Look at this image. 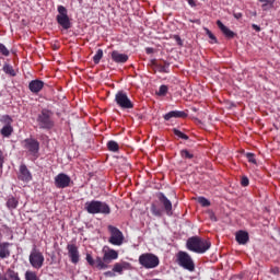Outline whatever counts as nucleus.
<instances>
[{
    "label": "nucleus",
    "mask_w": 280,
    "mask_h": 280,
    "mask_svg": "<svg viewBox=\"0 0 280 280\" xmlns=\"http://www.w3.org/2000/svg\"><path fill=\"white\" fill-rule=\"evenodd\" d=\"M145 51L147 54H154V48H147Z\"/></svg>",
    "instance_id": "obj_49"
},
{
    "label": "nucleus",
    "mask_w": 280,
    "mask_h": 280,
    "mask_svg": "<svg viewBox=\"0 0 280 280\" xmlns=\"http://www.w3.org/2000/svg\"><path fill=\"white\" fill-rule=\"evenodd\" d=\"M104 277H115V271H105Z\"/></svg>",
    "instance_id": "obj_45"
},
{
    "label": "nucleus",
    "mask_w": 280,
    "mask_h": 280,
    "mask_svg": "<svg viewBox=\"0 0 280 280\" xmlns=\"http://www.w3.org/2000/svg\"><path fill=\"white\" fill-rule=\"evenodd\" d=\"M23 148L30 152L33 156H36L40 150V142L33 138H26L23 140Z\"/></svg>",
    "instance_id": "obj_10"
},
{
    "label": "nucleus",
    "mask_w": 280,
    "mask_h": 280,
    "mask_svg": "<svg viewBox=\"0 0 280 280\" xmlns=\"http://www.w3.org/2000/svg\"><path fill=\"white\" fill-rule=\"evenodd\" d=\"M183 159H192L194 154H191L188 150H182L180 152Z\"/></svg>",
    "instance_id": "obj_41"
},
{
    "label": "nucleus",
    "mask_w": 280,
    "mask_h": 280,
    "mask_svg": "<svg viewBox=\"0 0 280 280\" xmlns=\"http://www.w3.org/2000/svg\"><path fill=\"white\" fill-rule=\"evenodd\" d=\"M185 119L187 118V113L180 110H172L164 115L165 121H170V119Z\"/></svg>",
    "instance_id": "obj_16"
},
{
    "label": "nucleus",
    "mask_w": 280,
    "mask_h": 280,
    "mask_svg": "<svg viewBox=\"0 0 280 280\" xmlns=\"http://www.w3.org/2000/svg\"><path fill=\"white\" fill-rule=\"evenodd\" d=\"M51 117H54V112H51V109H42L37 115L38 127L42 130H51V128L55 126L54 119H51Z\"/></svg>",
    "instance_id": "obj_3"
},
{
    "label": "nucleus",
    "mask_w": 280,
    "mask_h": 280,
    "mask_svg": "<svg viewBox=\"0 0 280 280\" xmlns=\"http://www.w3.org/2000/svg\"><path fill=\"white\" fill-rule=\"evenodd\" d=\"M43 86H45V82L38 79L32 80L28 84L31 93H40V91H43Z\"/></svg>",
    "instance_id": "obj_17"
},
{
    "label": "nucleus",
    "mask_w": 280,
    "mask_h": 280,
    "mask_svg": "<svg viewBox=\"0 0 280 280\" xmlns=\"http://www.w3.org/2000/svg\"><path fill=\"white\" fill-rule=\"evenodd\" d=\"M102 58H104V50L98 49L93 57L94 65H100V60H102Z\"/></svg>",
    "instance_id": "obj_32"
},
{
    "label": "nucleus",
    "mask_w": 280,
    "mask_h": 280,
    "mask_svg": "<svg viewBox=\"0 0 280 280\" xmlns=\"http://www.w3.org/2000/svg\"><path fill=\"white\" fill-rule=\"evenodd\" d=\"M85 259L90 266L97 268V270L108 269V265L104 264L102 257L100 256H97L96 259H93V256L91 254H86Z\"/></svg>",
    "instance_id": "obj_13"
},
{
    "label": "nucleus",
    "mask_w": 280,
    "mask_h": 280,
    "mask_svg": "<svg viewBox=\"0 0 280 280\" xmlns=\"http://www.w3.org/2000/svg\"><path fill=\"white\" fill-rule=\"evenodd\" d=\"M2 71H4L7 75H11V78H16V71L10 63H4Z\"/></svg>",
    "instance_id": "obj_27"
},
{
    "label": "nucleus",
    "mask_w": 280,
    "mask_h": 280,
    "mask_svg": "<svg viewBox=\"0 0 280 280\" xmlns=\"http://www.w3.org/2000/svg\"><path fill=\"white\" fill-rule=\"evenodd\" d=\"M112 60L119 65H124L125 62H128V55L114 50L112 51Z\"/></svg>",
    "instance_id": "obj_18"
},
{
    "label": "nucleus",
    "mask_w": 280,
    "mask_h": 280,
    "mask_svg": "<svg viewBox=\"0 0 280 280\" xmlns=\"http://www.w3.org/2000/svg\"><path fill=\"white\" fill-rule=\"evenodd\" d=\"M12 132H14V128L12 127V125H4L0 130V135L7 138L12 137Z\"/></svg>",
    "instance_id": "obj_26"
},
{
    "label": "nucleus",
    "mask_w": 280,
    "mask_h": 280,
    "mask_svg": "<svg viewBox=\"0 0 280 280\" xmlns=\"http://www.w3.org/2000/svg\"><path fill=\"white\" fill-rule=\"evenodd\" d=\"M68 256L72 264L80 262V250L78 249L75 244H68L67 245Z\"/></svg>",
    "instance_id": "obj_14"
},
{
    "label": "nucleus",
    "mask_w": 280,
    "mask_h": 280,
    "mask_svg": "<svg viewBox=\"0 0 280 280\" xmlns=\"http://www.w3.org/2000/svg\"><path fill=\"white\" fill-rule=\"evenodd\" d=\"M119 258V252L112 249L108 246H104L103 247V258L102 261L103 264H106V266H108V264H110L112 261H115V259Z\"/></svg>",
    "instance_id": "obj_11"
},
{
    "label": "nucleus",
    "mask_w": 280,
    "mask_h": 280,
    "mask_svg": "<svg viewBox=\"0 0 280 280\" xmlns=\"http://www.w3.org/2000/svg\"><path fill=\"white\" fill-rule=\"evenodd\" d=\"M7 207L8 209H16L19 207V200L14 198L13 196L9 197L7 200Z\"/></svg>",
    "instance_id": "obj_28"
},
{
    "label": "nucleus",
    "mask_w": 280,
    "mask_h": 280,
    "mask_svg": "<svg viewBox=\"0 0 280 280\" xmlns=\"http://www.w3.org/2000/svg\"><path fill=\"white\" fill-rule=\"evenodd\" d=\"M235 19H242V13H234Z\"/></svg>",
    "instance_id": "obj_50"
},
{
    "label": "nucleus",
    "mask_w": 280,
    "mask_h": 280,
    "mask_svg": "<svg viewBox=\"0 0 280 280\" xmlns=\"http://www.w3.org/2000/svg\"><path fill=\"white\" fill-rule=\"evenodd\" d=\"M108 231L110 233V236L108 238L109 244H113V246H121L124 244V233L120 232V230L114 225H108Z\"/></svg>",
    "instance_id": "obj_8"
},
{
    "label": "nucleus",
    "mask_w": 280,
    "mask_h": 280,
    "mask_svg": "<svg viewBox=\"0 0 280 280\" xmlns=\"http://www.w3.org/2000/svg\"><path fill=\"white\" fill-rule=\"evenodd\" d=\"M241 185H242V187H248L249 180H248V178L246 176L242 177Z\"/></svg>",
    "instance_id": "obj_43"
},
{
    "label": "nucleus",
    "mask_w": 280,
    "mask_h": 280,
    "mask_svg": "<svg viewBox=\"0 0 280 280\" xmlns=\"http://www.w3.org/2000/svg\"><path fill=\"white\" fill-rule=\"evenodd\" d=\"M174 40H176L177 45L179 47H183V39L178 35H174Z\"/></svg>",
    "instance_id": "obj_44"
},
{
    "label": "nucleus",
    "mask_w": 280,
    "mask_h": 280,
    "mask_svg": "<svg viewBox=\"0 0 280 280\" xmlns=\"http://www.w3.org/2000/svg\"><path fill=\"white\" fill-rule=\"evenodd\" d=\"M151 67H154L160 73H170V62L165 61L164 66L156 62V59L150 61Z\"/></svg>",
    "instance_id": "obj_19"
},
{
    "label": "nucleus",
    "mask_w": 280,
    "mask_h": 280,
    "mask_svg": "<svg viewBox=\"0 0 280 280\" xmlns=\"http://www.w3.org/2000/svg\"><path fill=\"white\" fill-rule=\"evenodd\" d=\"M3 167V153L0 152V170Z\"/></svg>",
    "instance_id": "obj_48"
},
{
    "label": "nucleus",
    "mask_w": 280,
    "mask_h": 280,
    "mask_svg": "<svg viewBox=\"0 0 280 280\" xmlns=\"http://www.w3.org/2000/svg\"><path fill=\"white\" fill-rule=\"evenodd\" d=\"M71 185V177L65 173H60L55 177V186L57 189H67Z\"/></svg>",
    "instance_id": "obj_12"
},
{
    "label": "nucleus",
    "mask_w": 280,
    "mask_h": 280,
    "mask_svg": "<svg viewBox=\"0 0 280 280\" xmlns=\"http://www.w3.org/2000/svg\"><path fill=\"white\" fill-rule=\"evenodd\" d=\"M28 261L35 270H40L43 268V265L45 264V256L40 250L33 248L30 256H28Z\"/></svg>",
    "instance_id": "obj_7"
},
{
    "label": "nucleus",
    "mask_w": 280,
    "mask_h": 280,
    "mask_svg": "<svg viewBox=\"0 0 280 280\" xmlns=\"http://www.w3.org/2000/svg\"><path fill=\"white\" fill-rule=\"evenodd\" d=\"M261 4V9L264 11L270 10V8H275V0H258Z\"/></svg>",
    "instance_id": "obj_29"
},
{
    "label": "nucleus",
    "mask_w": 280,
    "mask_h": 280,
    "mask_svg": "<svg viewBox=\"0 0 280 280\" xmlns=\"http://www.w3.org/2000/svg\"><path fill=\"white\" fill-rule=\"evenodd\" d=\"M235 240L238 244L243 246L248 244V240H249L248 232L242 231V230L236 232Z\"/></svg>",
    "instance_id": "obj_23"
},
{
    "label": "nucleus",
    "mask_w": 280,
    "mask_h": 280,
    "mask_svg": "<svg viewBox=\"0 0 280 280\" xmlns=\"http://www.w3.org/2000/svg\"><path fill=\"white\" fill-rule=\"evenodd\" d=\"M156 198L159 202L162 205L163 209L156 207V203H151V213L155 218H163V211H165L166 215H174V211L172 210V201L165 196L163 192H158Z\"/></svg>",
    "instance_id": "obj_1"
},
{
    "label": "nucleus",
    "mask_w": 280,
    "mask_h": 280,
    "mask_svg": "<svg viewBox=\"0 0 280 280\" xmlns=\"http://www.w3.org/2000/svg\"><path fill=\"white\" fill-rule=\"evenodd\" d=\"M246 159L248 160L249 163H253L254 165H257V160H255V154L254 153H246Z\"/></svg>",
    "instance_id": "obj_40"
},
{
    "label": "nucleus",
    "mask_w": 280,
    "mask_h": 280,
    "mask_svg": "<svg viewBox=\"0 0 280 280\" xmlns=\"http://www.w3.org/2000/svg\"><path fill=\"white\" fill-rule=\"evenodd\" d=\"M203 30H205L207 36L209 37V39L212 40L211 43H218V38L215 37V35H213L211 33V31L209 28L205 27Z\"/></svg>",
    "instance_id": "obj_36"
},
{
    "label": "nucleus",
    "mask_w": 280,
    "mask_h": 280,
    "mask_svg": "<svg viewBox=\"0 0 280 280\" xmlns=\"http://www.w3.org/2000/svg\"><path fill=\"white\" fill-rule=\"evenodd\" d=\"M1 124H4L5 126H12V117L10 115H3L0 118Z\"/></svg>",
    "instance_id": "obj_33"
},
{
    "label": "nucleus",
    "mask_w": 280,
    "mask_h": 280,
    "mask_svg": "<svg viewBox=\"0 0 280 280\" xmlns=\"http://www.w3.org/2000/svg\"><path fill=\"white\" fill-rule=\"evenodd\" d=\"M115 102L116 104H118L120 108H124V109L135 108V104H132V101H130V98L128 97V94H126V92L124 91H119L115 95Z\"/></svg>",
    "instance_id": "obj_9"
},
{
    "label": "nucleus",
    "mask_w": 280,
    "mask_h": 280,
    "mask_svg": "<svg viewBox=\"0 0 280 280\" xmlns=\"http://www.w3.org/2000/svg\"><path fill=\"white\" fill-rule=\"evenodd\" d=\"M186 247L188 250H191V253L202 255L211 248V242L203 240L200 236H191L187 240Z\"/></svg>",
    "instance_id": "obj_2"
},
{
    "label": "nucleus",
    "mask_w": 280,
    "mask_h": 280,
    "mask_svg": "<svg viewBox=\"0 0 280 280\" xmlns=\"http://www.w3.org/2000/svg\"><path fill=\"white\" fill-rule=\"evenodd\" d=\"M173 132L175 137H178V139H184V141H189V136L185 135L183 131L174 128Z\"/></svg>",
    "instance_id": "obj_31"
},
{
    "label": "nucleus",
    "mask_w": 280,
    "mask_h": 280,
    "mask_svg": "<svg viewBox=\"0 0 280 280\" xmlns=\"http://www.w3.org/2000/svg\"><path fill=\"white\" fill-rule=\"evenodd\" d=\"M252 27L255 30V32H261V27L257 24H253Z\"/></svg>",
    "instance_id": "obj_46"
},
{
    "label": "nucleus",
    "mask_w": 280,
    "mask_h": 280,
    "mask_svg": "<svg viewBox=\"0 0 280 280\" xmlns=\"http://www.w3.org/2000/svg\"><path fill=\"white\" fill-rule=\"evenodd\" d=\"M97 213H102L103 215H110V206L104 201H98Z\"/></svg>",
    "instance_id": "obj_25"
},
{
    "label": "nucleus",
    "mask_w": 280,
    "mask_h": 280,
    "mask_svg": "<svg viewBox=\"0 0 280 280\" xmlns=\"http://www.w3.org/2000/svg\"><path fill=\"white\" fill-rule=\"evenodd\" d=\"M177 264L180 268H184V270H188V272H194V270H196V264L187 252L177 253Z\"/></svg>",
    "instance_id": "obj_5"
},
{
    "label": "nucleus",
    "mask_w": 280,
    "mask_h": 280,
    "mask_svg": "<svg viewBox=\"0 0 280 280\" xmlns=\"http://www.w3.org/2000/svg\"><path fill=\"white\" fill-rule=\"evenodd\" d=\"M107 149L109 152H119V143L115 140H110L107 142Z\"/></svg>",
    "instance_id": "obj_30"
},
{
    "label": "nucleus",
    "mask_w": 280,
    "mask_h": 280,
    "mask_svg": "<svg viewBox=\"0 0 280 280\" xmlns=\"http://www.w3.org/2000/svg\"><path fill=\"white\" fill-rule=\"evenodd\" d=\"M113 272H118V275H122L124 269L121 267V262H116L113 267Z\"/></svg>",
    "instance_id": "obj_37"
},
{
    "label": "nucleus",
    "mask_w": 280,
    "mask_h": 280,
    "mask_svg": "<svg viewBox=\"0 0 280 280\" xmlns=\"http://www.w3.org/2000/svg\"><path fill=\"white\" fill-rule=\"evenodd\" d=\"M0 280H21V278L19 277V272L9 268L4 275H0Z\"/></svg>",
    "instance_id": "obj_24"
},
{
    "label": "nucleus",
    "mask_w": 280,
    "mask_h": 280,
    "mask_svg": "<svg viewBox=\"0 0 280 280\" xmlns=\"http://www.w3.org/2000/svg\"><path fill=\"white\" fill-rule=\"evenodd\" d=\"M57 11L58 15L56 16V20L58 25H60L62 30H71V19H69L67 8L59 5Z\"/></svg>",
    "instance_id": "obj_6"
},
{
    "label": "nucleus",
    "mask_w": 280,
    "mask_h": 280,
    "mask_svg": "<svg viewBox=\"0 0 280 280\" xmlns=\"http://www.w3.org/2000/svg\"><path fill=\"white\" fill-rule=\"evenodd\" d=\"M98 202V200L86 201L85 211H88V213H91L92 215L97 214Z\"/></svg>",
    "instance_id": "obj_22"
},
{
    "label": "nucleus",
    "mask_w": 280,
    "mask_h": 280,
    "mask_svg": "<svg viewBox=\"0 0 280 280\" xmlns=\"http://www.w3.org/2000/svg\"><path fill=\"white\" fill-rule=\"evenodd\" d=\"M19 179L23 180L24 183H30V180H32V173L27 168V165H25V164L20 165Z\"/></svg>",
    "instance_id": "obj_15"
},
{
    "label": "nucleus",
    "mask_w": 280,
    "mask_h": 280,
    "mask_svg": "<svg viewBox=\"0 0 280 280\" xmlns=\"http://www.w3.org/2000/svg\"><path fill=\"white\" fill-rule=\"evenodd\" d=\"M198 202L201 207H211V201L205 197H198Z\"/></svg>",
    "instance_id": "obj_35"
},
{
    "label": "nucleus",
    "mask_w": 280,
    "mask_h": 280,
    "mask_svg": "<svg viewBox=\"0 0 280 280\" xmlns=\"http://www.w3.org/2000/svg\"><path fill=\"white\" fill-rule=\"evenodd\" d=\"M139 264L140 266H142V268H145L147 270H152L154 268H158L159 264H161V260L159 259V256L152 253H145L139 256Z\"/></svg>",
    "instance_id": "obj_4"
},
{
    "label": "nucleus",
    "mask_w": 280,
    "mask_h": 280,
    "mask_svg": "<svg viewBox=\"0 0 280 280\" xmlns=\"http://www.w3.org/2000/svg\"><path fill=\"white\" fill-rule=\"evenodd\" d=\"M120 266H121L122 270H131L132 269V265H130V262H127V261L120 262Z\"/></svg>",
    "instance_id": "obj_42"
},
{
    "label": "nucleus",
    "mask_w": 280,
    "mask_h": 280,
    "mask_svg": "<svg viewBox=\"0 0 280 280\" xmlns=\"http://www.w3.org/2000/svg\"><path fill=\"white\" fill-rule=\"evenodd\" d=\"M273 275H279V268L272 269Z\"/></svg>",
    "instance_id": "obj_51"
},
{
    "label": "nucleus",
    "mask_w": 280,
    "mask_h": 280,
    "mask_svg": "<svg viewBox=\"0 0 280 280\" xmlns=\"http://www.w3.org/2000/svg\"><path fill=\"white\" fill-rule=\"evenodd\" d=\"M187 2L191 8H196V0H187Z\"/></svg>",
    "instance_id": "obj_47"
},
{
    "label": "nucleus",
    "mask_w": 280,
    "mask_h": 280,
    "mask_svg": "<svg viewBox=\"0 0 280 280\" xmlns=\"http://www.w3.org/2000/svg\"><path fill=\"white\" fill-rule=\"evenodd\" d=\"M211 220H213L214 222H217L218 221V219L215 218V214H211Z\"/></svg>",
    "instance_id": "obj_52"
},
{
    "label": "nucleus",
    "mask_w": 280,
    "mask_h": 280,
    "mask_svg": "<svg viewBox=\"0 0 280 280\" xmlns=\"http://www.w3.org/2000/svg\"><path fill=\"white\" fill-rule=\"evenodd\" d=\"M25 280H38V276L34 271H26L25 272Z\"/></svg>",
    "instance_id": "obj_34"
},
{
    "label": "nucleus",
    "mask_w": 280,
    "mask_h": 280,
    "mask_svg": "<svg viewBox=\"0 0 280 280\" xmlns=\"http://www.w3.org/2000/svg\"><path fill=\"white\" fill-rule=\"evenodd\" d=\"M10 246H12V244L8 242H0V259H8V257H10Z\"/></svg>",
    "instance_id": "obj_21"
},
{
    "label": "nucleus",
    "mask_w": 280,
    "mask_h": 280,
    "mask_svg": "<svg viewBox=\"0 0 280 280\" xmlns=\"http://www.w3.org/2000/svg\"><path fill=\"white\" fill-rule=\"evenodd\" d=\"M167 85H161L160 89H159V92H158V95L160 97H163L165 95H167Z\"/></svg>",
    "instance_id": "obj_38"
},
{
    "label": "nucleus",
    "mask_w": 280,
    "mask_h": 280,
    "mask_svg": "<svg viewBox=\"0 0 280 280\" xmlns=\"http://www.w3.org/2000/svg\"><path fill=\"white\" fill-rule=\"evenodd\" d=\"M217 25L226 38H235V33L233 31H231L229 27H226V25H224V23H222V21L218 20Z\"/></svg>",
    "instance_id": "obj_20"
},
{
    "label": "nucleus",
    "mask_w": 280,
    "mask_h": 280,
    "mask_svg": "<svg viewBox=\"0 0 280 280\" xmlns=\"http://www.w3.org/2000/svg\"><path fill=\"white\" fill-rule=\"evenodd\" d=\"M0 54L2 56H10V50L5 47V45L0 43Z\"/></svg>",
    "instance_id": "obj_39"
}]
</instances>
